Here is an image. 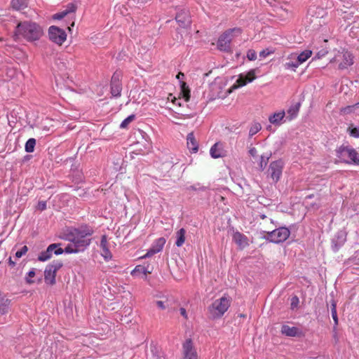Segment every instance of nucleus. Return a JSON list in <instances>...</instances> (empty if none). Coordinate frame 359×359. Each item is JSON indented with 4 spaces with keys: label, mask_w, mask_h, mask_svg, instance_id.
<instances>
[{
    "label": "nucleus",
    "mask_w": 359,
    "mask_h": 359,
    "mask_svg": "<svg viewBox=\"0 0 359 359\" xmlns=\"http://www.w3.org/2000/svg\"><path fill=\"white\" fill-rule=\"evenodd\" d=\"M355 106L356 108L359 107V102L355 104Z\"/></svg>",
    "instance_id": "57"
},
{
    "label": "nucleus",
    "mask_w": 359,
    "mask_h": 359,
    "mask_svg": "<svg viewBox=\"0 0 359 359\" xmlns=\"http://www.w3.org/2000/svg\"><path fill=\"white\" fill-rule=\"evenodd\" d=\"M180 231H176V241H175V245H176L177 247H180Z\"/></svg>",
    "instance_id": "49"
},
{
    "label": "nucleus",
    "mask_w": 359,
    "mask_h": 359,
    "mask_svg": "<svg viewBox=\"0 0 359 359\" xmlns=\"http://www.w3.org/2000/svg\"><path fill=\"white\" fill-rule=\"evenodd\" d=\"M181 99L182 98L187 103L186 107L188 109L193 111L196 106V102L191 100V89L189 86L184 81H181Z\"/></svg>",
    "instance_id": "14"
},
{
    "label": "nucleus",
    "mask_w": 359,
    "mask_h": 359,
    "mask_svg": "<svg viewBox=\"0 0 359 359\" xmlns=\"http://www.w3.org/2000/svg\"><path fill=\"white\" fill-rule=\"evenodd\" d=\"M76 8L74 4H70L67 6V8L65 9V11L67 12L68 14L70 13H74L76 11Z\"/></svg>",
    "instance_id": "47"
},
{
    "label": "nucleus",
    "mask_w": 359,
    "mask_h": 359,
    "mask_svg": "<svg viewBox=\"0 0 359 359\" xmlns=\"http://www.w3.org/2000/svg\"><path fill=\"white\" fill-rule=\"evenodd\" d=\"M230 305V298L225 296L215 300L208 308L210 318L213 319L221 318L228 310Z\"/></svg>",
    "instance_id": "3"
},
{
    "label": "nucleus",
    "mask_w": 359,
    "mask_h": 359,
    "mask_svg": "<svg viewBox=\"0 0 359 359\" xmlns=\"http://www.w3.org/2000/svg\"><path fill=\"white\" fill-rule=\"evenodd\" d=\"M27 250H28V248L26 245L22 247L21 249H20L19 250H18L15 252V257L17 258L22 257L23 255H25L27 253Z\"/></svg>",
    "instance_id": "36"
},
{
    "label": "nucleus",
    "mask_w": 359,
    "mask_h": 359,
    "mask_svg": "<svg viewBox=\"0 0 359 359\" xmlns=\"http://www.w3.org/2000/svg\"><path fill=\"white\" fill-rule=\"evenodd\" d=\"M93 229L88 226H83L79 229H74L67 234V240L73 243L76 248L83 252L90 244V236Z\"/></svg>",
    "instance_id": "2"
},
{
    "label": "nucleus",
    "mask_w": 359,
    "mask_h": 359,
    "mask_svg": "<svg viewBox=\"0 0 359 359\" xmlns=\"http://www.w3.org/2000/svg\"><path fill=\"white\" fill-rule=\"evenodd\" d=\"M60 262H54L46 266L44 271V279L47 284L53 285L55 283L56 272L62 267Z\"/></svg>",
    "instance_id": "9"
},
{
    "label": "nucleus",
    "mask_w": 359,
    "mask_h": 359,
    "mask_svg": "<svg viewBox=\"0 0 359 359\" xmlns=\"http://www.w3.org/2000/svg\"><path fill=\"white\" fill-rule=\"evenodd\" d=\"M100 248L102 249V256L104 258V259L107 260L111 258V253L109 251L107 246V238L106 235L102 236L100 241Z\"/></svg>",
    "instance_id": "21"
},
{
    "label": "nucleus",
    "mask_w": 359,
    "mask_h": 359,
    "mask_svg": "<svg viewBox=\"0 0 359 359\" xmlns=\"http://www.w3.org/2000/svg\"><path fill=\"white\" fill-rule=\"evenodd\" d=\"M181 316H183L185 318H187L186 310L183 308H181Z\"/></svg>",
    "instance_id": "53"
},
{
    "label": "nucleus",
    "mask_w": 359,
    "mask_h": 359,
    "mask_svg": "<svg viewBox=\"0 0 359 359\" xmlns=\"http://www.w3.org/2000/svg\"><path fill=\"white\" fill-rule=\"evenodd\" d=\"M241 29L238 27L226 30L219 36L218 39V48L222 51L229 52L231 49L230 44L232 40L233 34H234L235 36H238L241 34Z\"/></svg>",
    "instance_id": "5"
},
{
    "label": "nucleus",
    "mask_w": 359,
    "mask_h": 359,
    "mask_svg": "<svg viewBox=\"0 0 359 359\" xmlns=\"http://www.w3.org/2000/svg\"><path fill=\"white\" fill-rule=\"evenodd\" d=\"M285 115V113L284 111L274 113L273 115L269 116V121L271 124L280 126L282 123V121L283 120Z\"/></svg>",
    "instance_id": "24"
},
{
    "label": "nucleus",
    "mask_w": 359,
    "mask_h": 359,
    "mask_svg": "<svg viewBox=\"0 0 359 359\" xmlns=\"http://www.w3.org/2000/svg\"><path fill=\"white\" fill-rule=\"evenodd\" d=\"M35 276V271H34V269H32L30 270L28 273H27V277H26V281L27 283H33V281L30 279L31 278H33L34 276Z\"/></svg>",
    "instance_id": "46"
},
{
    "label": "nucleus",
    "mask_w": 359,
    "mask_h": 359,
    "mask_svg": "<svg viewBox=\"0 0 359 359\" xmlns=\"http://www.w3.org/2000/svg\"><path fill=\"white\" fill-rule=\"evenodd\" d=\"M330 62L339 63V69H344L353 64V57L351 53L343 50L338 51Z\"/></svg>",
    "instance_id": "7"
},
{
    "label": "nucleus",
    "mask_w": 359,
    "mask_h": 359,
    "mask_svg": "<svg viewBox=\"0 0 359 359\" xmlns=\"http://www.w3.org/2000/svg\"><path fill=\"white\" fill-rule=\"evenodd\" d=\"M36 140L34 138H30L25 143V149L28 153L33 152L34 150Z\"/></svg>",
    "instance_id": "32"
},
{
    "label": "nucleus",
    "mask_w": 359,
    "mask_h": 359,
    "mask_svg": "<svg viewBox=\"0 0 359 359\" xmlns=\"http://www.w3.org/2000/svg\"><path fill=\"white\" fill-rule=\"evenodd\" d=\"M192 114H193V113H190V114H189V113H187V112H185V113H181V117H182V116H187V117H189V116H191L192 115Z\"/></svg>",
    "instance_id": "54"
},
{
    "label": "nucleus",
    "mask_w": 359,
    "mask_h": 359,
    "mask_svg": "<svg viewBox=\"0 0 359 359\" xmlns=\"http://www.w3.org/2000/svg\"><path fill=\"white\" fill-rule=\"evenodd\" d=\"M350 135L352 137L359 138V128L355 127L350 128Z\"/></svg>",
    "instance_id": "45"
},
{
    "label": "nucleus",
    "mask_w": 359,
    "mask_h": 359,
    "mask_svg": "<svg viewBox=\"0 0 359 359\" xmlns=\"http://www.w3.org/2000/svg\"><path fill=\"white\" fill-rule=\"evenodd\" d=\"M60 244L53 243L50 244L45 251L41 252L38 257V260L40 262H46L50 259L54 253L59 255L63 253V249L59 248Z\"/></svg>",
    "instance_id": "12"
},
{
    "label": "nucleus",
    "mask_w": 359,
    "mask_h": 359,
    "mask_svg": "<svg viewBox=\"0 0 359 359\" xmlns=\"http://www.w3.org/2000/svg\"><path fill=\"white\" fill-rule=\"evenodd\" d=\"M281 333L287 337H302L303 336L302 331L297 327H290L287 325H283L281 327Z\"/></svg>",
    "instance_id": "18"
},
{
    "label": "nucleus",
    "mask_w": 359,
    "mask_h": 359,
    "mask_svg": "<svg viewBox=\"0 0 359 359\" xmlns=\"http://www.w3.org/2000/svg\"><path fill=\"white\" fill-rule=\"evenodd\" d=\"M247 57L249 60L253 61L257 58V53L252 49H250L247 53Z\"/></svg>",
    "instance_id": "38"
},
{
    "label": "nucleus",
    "mask_w": 359,
    "mask_h": 359,
    "mask_svg": "<svg viewBox=\"0 0 359 359\" xmlns=\"http://www.w3.org/2000/svg\"><path fill=\"white\" fill-rule=\"evenodd\" d=\"M138 271H142L145 276H147V274L149 273L144 267L137 266L135 267L134 270L132 271L131 275L134 276Z\"/></svg>",
    "instance_id": "37"
},
{
    "label": "nucleus",
    "mask_w": 359,
    "mask_h": 359,
    "mask_svg": "<svg viewBox=\"0 0 359 359\" xmlns=\"http://www.w3.org/2000/svg\"><path fill=\"white\" fill-rule=\"evenodd\" d=\"M211 156L214 158H219L222 156L221 145L218 143H215L210 150Z\"/></svg>",
    "instance_id": "26"
},
{
    "label": "nucleus",
    "mask_w": 359,
    "mask_h": 359,
    "mask_svg": "<svg viewBox=\"0 0 359 359\" xmlns=\"http://www.w3.org/2000/svg\"><path fill=\"white\" fill-rule=\"evenodd\" d=\"M191 188L194 190H205V189L204 187H199V186H198V187H197L196 186H192Z\"/></svg>",
    "instance_id": "52"
},
{
    "label": "nucleus",
    "mask_w": 359,
    "mask_h": 359,
    "mask_svg": "<svg viewBox=\"0 0 359 359\" xmlns=\"http://www.w3.org/2000/svg\"><path fill=\"white\" fill-rule=\"evenodd\" d=\"M299 109V104H296L289 108V109L287 110V114L290 115V119H292L297 116Z\"/></svg>",
    "instance_id": "33"
},
{
    "label": "nucleus",
    "mask_w": 359,
    "mask_h": 359,
    "mask_svg": "<svg viewBox=\"0 0 359 359\" xmlns=\"http://www.w3.org/2000/svg\"><path fill=\"white\" fill-rule=\"evenodd\" d=\"M336 152L337 156L341 161L346 163L359 164V154L353 148L342 145L337 149Z\"/></svg>",
    "instance_id": "4"
},
{
    "label": "nucleus",
    "mask_w": 359,
    "mask_h": 359,
    "mask_svg": "<svg viewBox=\"0 0 359 359\" xmlns=\"http://www.w3.org/2000/svg\"><path fill=\"white\" fill-rule=\"evenodd\" d=\"M48 35L50 40L58 45H62L67 39L65 32L56 26L49 27Z\"/></svg>",
    "instance_id": "11"
},
{
    "label": "nucleus",
    "mask_w": 359,
    "mask_h": 359,
    "mask_svg": "<svg viewBox=\"0 0 359 359\" xmlns=\"http://www.w3.org/2000/svg\"><path fill=\"white\" fill-rule=\"evenodd\" d=\"M233 241L241 249H244L250 244L248 238L239 231H236L233 233Z\"/></svg>",
    "instance_id": "17"
},
{
    "label": "nucleus",
    "mask_w": 359,
    "mask_h": 359,
    "mask_svg": "<svg viewBox=\"0 0 359 359\" xmlns=\"http://www.w3.org/2000/svg\"><path fill=\"white\" fill-rule=\"evenodd\" d=\"M43 34L42 28L35 22L25 21L20 22L15 29L14 38L15 40L22 37L27 41L39 40Z\"/></svg>",
    "instance_id": "1"
},
{
    "label": "nucleus",
    "mask_w": 359,
    "mask_h": 359,
    "mask_svg": "<svg viewBox=\"0 0 359 359\" xmlns=\"http://www.w3.org/2000/svg\"><path fill=\"white\" fill-rule=\"evenodd\" d=\"M184 230L183 229H181V245L184 243Z\"/></svg>",
    "instance_id": "51"
},
{
    "label": "nucleus",
    "mask_w": 359,
    "mask_h": 359,
    "mask_svg": "<svg viewBox=\"0 0 359 359\" xmlns=\"http://www.w3.org/2000/svg\"><path fill=\"white\" fill-rule=\"evenodd\" d=\"M9 263H10V264H11V265H12V266H14V265H15V262H13L12 261L11 258H9Z\"/></svg>",
    "instance_id": "55"
},
{
    "label": "nucleus",
    "mask_w": 359,
    "mask_h": 359,
    "mask_svg": "<svg viewBox=\"0 0 359 359\" xmlns=\"http://www.w3.org/2000/svg\"><path fill=\"white\" fill-rule=\"evenodd\" d=\"M249 153L252 156L255 157L257 155V149L255 147L251 148L249 150Z\"/></svg>",
    "instance_id": "50"
},
{
    "label": "nucleus",
    "mask_w": 359,
    "mask_h": 359,
    "mask_svg": "<svg viewBox=\"0 0 359 359\" xmlns=\"http://www.w3.org/2000/svg\"><path fill=\"white\" fill-rule=\"evenodd\" d=\"M67 15V12L65 10L60 13H57L53 15V18L55 20H61Z\"/></svg>",
    "instance_id": "43"
},
{
    "label": "nucleus",
    "mask_w": 359,
    "mask_h": 359,
    "mask_svg": "<svg viewBox=\"0 0 359 359\" xmlns=\"http://www.w3.org/2000/svg\"><path fill=\"white\" fill-rule=\"evenodd\" d=\"M261 129V124L258 122H254L250 128L249 136L252 137L253 135L257 134Z\"/></svg>",
    "instance_id": "31"
},
{
    "label": "nucleus",
    "mask_w": 359,
    "mask_h": 359,
    "mask_svg": "<svg viewBox=\"0 0 359 359\" xmlns=\"http://www.w3.org/2000/svg\"><path fill=\"white\" fill-rule=\"evenodd\" d=\"M176 79H180V72L176 74Z\"/></svg>",
    "instance_id": "56"
},
{
    "label": "nucleus",
    "mask_w": 359,
    "mask_h": 359,
    "mask_svg": "<svg viewBox=\"0 0 359 359\" xmlns=\"http://www.w3.org/2000/svg\"><path fill=\"white\" fill-rule=\"evenodd\" d=\"M283 168V162L280 160L271 163L269 168V174L275 182L279 180L282 175Z\"/></svg>",
    "instance_id": "15"
},
{
    "label": "nucleus",
    "mask_w": 359,
    "mask_h": 359,
    "mask_svg": "<svg viewBox=\"0 0 359 359\" xmlns=\"http://www.w3.org/2000/svg\"><path fill=\"white\" fill-rule=\"evenodd\" d=\"M290 231L286 227H280L273 231H269L264 236L265 239L274 243L285 241L290 236Z\"/></svg>",
    "instance_id": "6"
},
{
    "label": "nucleus",
    "mask_w": 359,
    "mask_h": 359,
    "mask_svg": "<svg viewBox=\"0 0 359 359\" xmlns=\"http://www.w3.org/2000/svg\"><path fill=\"white\" fill-rule=\"evenodd\" d=\"M183 359H198L196 346L191 338H187L182 344Z\"/></svg>",
    "instance_id": "10"
},
{
    "label": "nucleus",
    "mask_w": 359,
    "mask_h": 359,
    "mask_svg": "<svg viewBox=\"0 0 359 359\" xmlns=\"http://www.w3.org/2000/svg\"><path fill=\"white\" fill-rule=\"evenodd\" d=\"M311 55L312 51L310 50H305L298 55L295 53V57L297 58V61H299V63H300V65L306 62Z\"/></svg>",
    "instance_id": "25"
},
{
    "label": "nucleus",
    "mask_w": 359,
    "mask_h": 359,
    "mask_svg": "<svg viewBox=\"0 0 359 359\" xmlns=\"http://www.w3.org/2000/svg\"><path fill=\"white\" fill-rule=\"evenodd\" d=\"M135 118L134 114L128 116L126 118H125L121 123V128H126Z\"/></svg>",
    "instance_id": "34"
},
{
    "label": "nucleus",
    "mask_w": 359,
    "mask_h": 359,
    "mask_svg": "<svg viewBox=\"0 0 359 359\" xmlns=\"http://www.w3.org/2000/svg\"><path fill=\"white\" fill-rule=\"evenodd\" d=\"M287 62L284 65L285 68L287 69H291L292 71H296L297 68L301 65L299 63V61H297V58L295 57V53L290 54L287 57Z\"/></svg>",
    "instance_id": "23"
},
{
    "label": "nucleus",
    "mask_w": 359,
    "mask_h": 359,
    "mask_svg": "<svg viewBox=\"0 0 359 359\" xmlns=\"http://www.w3.org/2000/svg\"><path fill=\"white\" fill-rule=\"evenodd\" d=\"M345 241L346 234L342 231L338 232L332 241L333 250L337 251Z\"/></svg>",
    "instance_id": "20"
},
{
    "label": "nucleus",
    "mask_w": 359,
    "mask_h": 359,
    "mask_svg": "<svg viewBox=\"0 0 359 359\" xmlns=\"http://www.w3.org/2000/svg\"><path fill=\"white\" fill-rule=\"evenodd\" d=\"M327 53H328L327 50H326V49H322V50H319V51L316 53V56H315V58L320 59V58H322V57H325V56L327 54Z\"/></svg>",
    "instance_id": "44"
},
{
    "label": "nucleus",
    "mask_w": 359,
    "mask_h": 359,
    "mask_svg": "<svg viewBox=\"0 0 359 359\" xmlns=\"http://www.w3.org/2000/svg\"><path fill=\"white\" fill-rule=\"evenodd\" d=\"M356 108L355 104L351 106H347L341 109V111L344 114H350L353 111V110Z\"/></svg>",
    "instance_id": "40"
},
{
    "label": "nucleus",
    "mask_w": 359,
    "mask_h": 359,
    "mask_svg": "<svg viewBox=\"0 0 359 359\" xmlns=\"http://www.w3.org/2000/svg\"><path fill=\"white\" fill-rule=\"evenodd\" d=\"M332 318L335 323V325H337L338 324V318H337V310H336V304H332Z\"/></svg>",
    "instance_id": "39"
},
{
    "label": "nucleus",
    "mask_w": 359,
    "mask_h": 359,
    "mask_svg": "<svg viewBox=\"0 0 359 359\" xmlns=\"http://www.w3.org/2000/svg\"><path fill=\"white\" fill-rule=\"evenodd\" d=\"M46 208V201H39L38 203V209L40 210H44Z\"/></svg>",
    "instance_id": "48"
},
{
    "label": "nucleus",
    "mask_w": 359,
    "mask_h": 359,
    "mask_svg": "<svg viewBox=\"0 0 359 359\" xmlns=\"http://www.w3.org/2000/svg\"><path fill=\"white\" fill-rule=\"evenodd\" d=\"M157 306L161 309H174L175 306L172 305V302L171 299H166L165 300H160L156 302Z\"/></svg>",
    "instance_id": "27"
},
{
    "label": "nucleus",
    "mask_w": 359,
    "mask_h": 359,
    "mask_svg": "<svg viewBox=\"0 0 359 359\" xmlns=\"http://www.w3.org/2000/svg\"><path fill=\"white\" fill-rule=\"evenodd\" d=\"M168 101L170 100V102H168V106H167L166 107V116L168 117V118L174 123H176L177 124L178 122V119H179V117H178V111H177V108H178V106H180V102H178L177 104H175V102L177 100V98L173 96L172 94H170L169 96L168 97Z\"/></svg>",
    "instance_id": "8"
},
{
    "label": "nucleus",
    "mask_w": 359,
    "mask_h": 359,
    "mask_svg": "<svg viewBox=\"0 0 359 359\" xmlns=\"http://www.w3.org/2000/svg\"><path fill=\"white\" fill-rule=\"evenodd\" d=\"M299 298L297 296L292 297L291 299V303H290L291 309H294L297 308L299 304Z\"/></svg>",
    "instance_id": "41"
},
{
    "label": "nucleus",
    "mask_w": 359,
    "mask_h": 359,
    "mask_svg": "<svg viewBox=\"0 0 359 359\" xmlns=\"http://www.w3.org/2000/svg\"><path fill=\"white\" fill-rule=\"evenodd\" d=\"M180 76H181V79H182V77H184V74H182V73L181 72Z\"/></svg>",
    "instance_id": "58"
},
{
    "label": "nucleus",
    "mask_w": 359,
    "mask_h": 359,
    "mask_svg": "<svg viewBox=\"0 0 359 359\" xmlns=\"http://www.w3.org/2000/svg\"><path fill=\"white\" fill-rule=\"evenodd\" d=\"M187 145L188 149L190 151H191L193 153H196L198 151V144L193 133H190L189 134H188L187 137Z\"/></svg>",
    "instance_id": "22"
},
{
    "label": "nucleus",
    "mask_w": 359,
    "mask_h": 359,
    "mask_svg": "<svg viewBox=\"0 0 359 359\" xmlns=\"http://www.w3.org/2000/svg\"><path fill=\"white\" fill-rule=\"evenodd\" d=\"M269 158H270V155H262L261 156L259 167L262 170H263L266 168Z\"/></svg>",
    "instance_id": "35"
},
{
    "label": "nucleus",
    "mask_w": 359,
    "mask_h": 359,
    "mask_svg": "<svg viewBox=\"0 0 359 359\" xmlns=\"http://www.w3.org/2000/svg\"><path fill=\"white\" fill-rule=\"evenodd\" d=\"M273 52L266 48L259 52V57L262 58H265L269 55L272 54Z\"/></svg>",
    "instance_id": "42"
},
{
    "label": "nucleus",
    "mask_w": 359,
    "mask_h": 359,
    "mask_svg": "<svg viewBox=\"0 0 359 359\" xmlns=\"http://www.w3.org/2000/svg\"><path fill=\"white\" fill-rule=\"evenodd\" d=\"M11 6L13 9L20 11L27 7L26 0H12Z\"/></svg>",
    "instance_id": "28"
},
{
    "label": "nucleus",
    "mask_w": 359,
    "mask_h": 359,
    "mask_svg": "<svg viewBox=\"0 0 359 359\" xmlns=\"http://www.w3.org/2000/svg\"><path fill=\"white\" fill-rule=\"evenodd\" d=\"M165 243V240L163 238H160L154 241L152 246L144 255V257H149L156 253L159 252L163 248Z\"/></svg>",
    "instance_id": "16"
},
{
    "label": "nucleus",
    "mask_w": 359,
    "mask_h": 359,
    "mask_svg": "<svg viewBox=\"0 0 359 359\" xmlns=\"http://www.w3.org/2000/svg\"><path fill=\"white\" fill-rule=\"evenodd\" d=\"M80 252H81V250L79 248H76V245L71 242L65 247V250H63V252L67 254L78 253Z\"/></svg>",
    "instance_id": "30"
},
{
    "label": "nucleus",
    "mask_w": 359,
    "mask_h": 359,
    "mask_svg": "<svg viewBox=\"0 0 359 359\" xmlns=\"http://www.w3.org/2000/svg\"><path fill=\"white\" fill-rule=\"evenodd\" d=\"M9 300L0 295V315H3L8 311Z\"/></svg>",
    "instance_id": "29"
},
{
    "label": "nucleus",
    "mask_w": 359,
    "mask_h": 359,
    "mask_svg": "<svg viewBox=\"0 0 359 359\" xmlns=\"http://www.w3.org/2000/svg\"><path fill=\"white\" fill-rule=\"evenodd\" d=\"M121 92V84L119 81V75L114 74L111 81V93L114 97H119Z\"/></svg>",
    "instance_id": "19"
},
{
    "label": "nucleus",
    "mask_w": 359,
    "mask_h": 359,
    "mask_svg": "<svg viewBox=\"0 0 359 359\" xmlns=\"http://www.w3.org/2000/svg\"><path fill=\"white\" fill-rule=\"evenodd\" d=\"M256 69H253L250 70L247 74H241L238 76L236 83L232 86V88L236 89L245 86L248 83H251L256 79Z\"/></svg>",
    "instance_id": "13"
}]
</instances>
